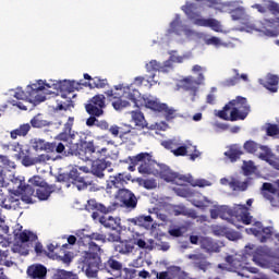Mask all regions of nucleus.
Segmentation results:
<instances>
[{"mask_svg": "<svg viewBox=\"0 0 279 279\" xmlns=\"http://www.w3.org/2000/svg\"><path fill=\"white\" fill-rule=\"evenodd\" d=\"M131 166H129V171H136V165L144 162V160H151V155L149 153H140L136 156L129 157Z\"/></svg>", "mask_w": 279, "mask_h": 279, "instance_id": "27", "label": "nucleus"}, {"mask_svg": "<svg viewBox=\"0 0 279 279\" xmlns=\"http://www.w3.org/2000/svg\"><path fill=\"white\" fill-rule=\"evenodd\" d=\"M159 175L165 182H175V172L169 166H160Z\"/></svg>", "mask_w": 279, "mask_h": 279, "instance_id": "34", "label": "nucleus"}, {"mask_svg": "<svg viewBox=\"0 0 279 279\" xmlns=\"http://www.w3.org/2000/svg\"><path fill=\"white\" fill-rule=\"evenodd\" d=\"M240 210H242L240 215L242 223H244V226H250V223H252V216H250L247 208L245 206H241Z\"/></svg>", "mask_w": 279, "mask_h": 279, "instance_id": "53", "label": "nucleus"}, {"mask_svg": "<svg viewBox=\"0 0 279 279\" xmlns=\"http://www.w3.org/2000/svg\"><path fill=\"white\" fill-rule=\"evenodd\" d=\"M14 236L16 241L20 243H36L38 241V235L29 230H24L19 232H14Z\"/></svg>", "mask_w": 279, "mask_h": 279, "instance_id": "24", "label": "nucleus"}, {"mask_svg": "<svg viewBox=\"0 0 279 279\" xmlns=\"http://www.w3.org/2000/svg\"><path fill=\"white\" fill-rule=\"evenodd\" d=\"M68 154H71L72 156H78L81 160L88 162L90 160H97V158H101V155L106 156V154H108V148L104 147L100 150H97L95 142L81 141L80 147L77 144L70 143V149H68Z\"/></svg>", "mask_w": 279, "mask_h": 279, "instance_id": "5", "label": "nucleus"}, {"mask_svg": "<svg viewBox=\"0 0 279 279\" xmlns=\"http://www.w3.org/2000/svg\"><path fill=\"white\" fill-rule=\"evenodd\" d=\"M232 21H241L243 19V15L245 14V11L242 8H236L234 10L230 11Z\"/></svg>", "mask_w": 279, "mask_h": 279, "instance_id": "57", "label": "nucleus"}, {"mask_svg": "<svg viewBox=\"0 0 279 279\" xmlns=\"http://www.w3.org/2000/svg\"><path fill=\"white\" fill-rule=\"evenodd\" d=\"M196 1H206L209 3V8H215L219 12H229L230 2H221V0H196Z\"/></svg>", "mask_w": 279, "mask_h": 279, "instance_id": "35", "label": "nucleus"}, {"mask_svg": "<svg viewBox=\"0 0 279 279\" xmlns=\"http://www.w3.org/2000/svg\"><path fill=\"white\" fill-rule=\"evenodd\" d=\"M95 241H101V243H106V235L94 232L87 235H83L77 241L80 247H88V251L83 253L81 263L83 265H87L89 270L97 269V265H99L101 256V246L95 243Z\"/></svg>", "mask_w": 279, "mask_h": 279, "instance_id": "1", "label": "nucleus"}, {"mask_svg": "<svg viewBox=\"0 0 279 279\" xmlns=\"http://www.w3.org/2000/svg\"><path fill=\"white\" fill-rule=\"evenodd\" d=\"M229 186L232 191H247V182H241L239 180L229 182Z\"/></svg>", "mask_w": 279, "mask_h": 279, "instance_id": "50", "label": "nucleus"}, {"mask_svg": "<svg viewBox=\"0 0 279 279\" xmlns=\"http://www.w3.org/2000/svg\"><path fill=\"white\" fill-rule=\"evenodd\" d=\"M112 106L114 110H123V108H128L130 106V102L128 100H122L119 98L118 100L112 102Z\"/></svg>", "mask_w": 279, "mask_h": 279, "instance_id": "59", "label": "nucleus"}, {"mask_svg": "<svg viewBox=\"0 0 279 279\" xmlns=\"http://www.w3.org/2000/svg\"><path fill=\"white\" fill-rule=\"evenodd\" d=\"M255 228H251L250 231L254 236H260L262 231L264 230L265 227H263V222L256 221L254 223Z\"/></svg>", "mask_w": 279, "mask_h": 279, "instance_id": "61", "label": "nucleus"}, {"mask_svg": "<svg viewBox=\"0 0 279 279\" xmlns=\"http://www.w3.org/2000/svg\"><path fill=\"white\" fill-rule=\"evenodd\" d=\"M187 258L190 260H193L196 267H198V269H203V270L206 269V259L202 257V255L191 254V255H187Z\"/></svg>", "mask_w": 279, "mask_h": 279, "instance_id": "44", "label": "nucleus"}, {"mask_svg": "<svg viewBox=\"0 0 279 279\" xmlns=\"http://www.w3.org/2000/svg\"><path fill=\"white\" fill-rule=\"evenodd\" d=\"M226 158L230 160V162H236V160L241 159V156H243V150H241V147L236 145H231L227 151H225Z\"/></svg>", "mask_w": 279, "mask_h": 279, "instance_id": "29", "label": "nucleus"}, {"mask_svg": "<svg viewBox=\"0 0 279 279\" xmlns=\"http://www.w3.org/2000/svg\"><path fill=\"white\" fill-rule=\"evenodd\" d=\"M128 221L133 226H140V228H146V230H149V228H151V223H154V218H151V216L141 215L135 218H129Z\"/></svg>", "mask_w": 279, "mask_h": 279, "instance_id": "23", "label": "nucleus"}, {"mask_svg": "<svg viewBox=\"0 0 279 279\" xmlns=\"http://www.w3.org/2000/svg\"><path fill=\"white\" fill-rule=\"evenodd\" d=\"M233 73H234V76L233 77H230V78H226L223 82H222V86H227V87H230V86H236L238 82H239V70L236 69H233L232 70Z\"/></svg>", "mask_w": 279, "mask_h": 279, "instance_id": "52", "label": "nucleus"}, {"mask_svg": "<svg viewBox=\"0 0 279 279\" xmlns=\"http://www.w3.org/2000/svg\"><path fill=\"white\" fill-rule=\"evenodd\" d=\"M173 64H175V56L172 54L166 62H163V65H161V73L173 71Z\"/></svg>", "mask_w": 279, "mask_h": 279, "instance_id": "51", "label": "nucleus"}, {"mask_svg": "<svg viewBox=\"0 0 279 279\" xmlns=\"http://www.w3.org/2000/svg\"><path fill=\"white\" fill-rule=\"evenodd\" d=\"M52 279H80V276L73 271L59 269L53 274Z\"/></svg>", "mask_w": 279, "mask_h": 279, "instance_id": "38", "label": "nucleus"}, {"mask_svg": "<svg viewBox=\"0 0 279 279\" xmlns=\"http://www.w3.org/2000/svg\"><path fill=\"white\" fill-rule=\"evenodd\" d=\"M36 191V197L41 202H45L51 197V193L56 192V185L46 184L41 187H38Z\"/></svg>", "mask_w": 279, "mask_h": 279, "instance_id": "26", "label": "nucleus"}, {"mask_svg": "<svg viewBox=\"0 0 279 279\" xmlns=\"http://www.w3.org/2000/svg\"><path fill=\"white\" fill-rule=\"evenodd\" d=\"M69 181L78 189V191H84V189L88 187V182L84 179V177L80 175L77 170H71L69 173Z\"/></svg>", "mask_w": 279, "mask_h": 279, "instance_id": "21", "label": "nucleus"}, {"mask_svg": "<svg viewBox=\"0 0 279 279\" xmlns=\"http://www.w3.org/2000/svg\"><path fill=\"white\" fill-rule=\"evenodd\" d=\"M201 247H202V250H205L206 252H209V253L220 252L219 244L210 238H202L201 239Z\"/></svg>", "mask_w": 279, "mask_h": 279, "instance_id": "28", "label": "nucleus"}, {"mask_svg": "<svg viewBox=\"0 0 279 279\" xmlns=\"http://www.w3.org/2000/svg\"><path fill=\"white\" fill-rule=\"evenodd\" d=\"M270 256L267 251L264 248H257L253 255V262L257 267H262L263 269H267L269 265H271Z\"/></svg>", "mask_w": 279, "mask_h": 279, "instance_id": "17", "label": "nucleus"}, {"mask_svg": "<svg viewBox=\"0 0 279 279\" xmlns=\"http://www.w3.org/2000/svg\"><path fill=\"white\" fill-rule=\"evenodd\" d=\"M12 182L16 184L17 191L22 193V199L24 202H32V197H34V193H36L37 189H41L48 184L40 175L32 177L27 184L25 183V180L20 178L13 179Z\"/></svg>", "mask_w": 279, "mask_h": 279, "instance_id": "6", "label": "nucleus"}, {"mask_svg": "<svg viewBox=\"0 0 279 279\" xmlns=\"http://www.w3.org/2000/svg\"><path fill=\"white\" fill-rule=\"evenodd\" d=\"M131 119L135 126H137V130H145V128H149L147 120H145V114H143L141 110L131 111Z\"/></svg>", "mask_w": 279, "mask_h": 279, "instance_id": "25", "label": "nucleus"}, {"mask_svg": "<svg viewBox=\"0 0 279 279\" xmlns=\"http://www.w3.org/2000/svg\"><path fill=\"white\" fill-rule=\"evenodd\" d=\"M83 269H85V274L87 278H97L99 271H106L107 274H110V276H113L114 278H121L123 271L126 274H130L129 268H123V263L117 259V256L111 255L108 257V259L101 264V257L98 262L96 269H92L88 265H83Z\"/></svg>", "mask_w": 279, "mask_h": 279, "instance_id": "4", "label": "nucleus"}, {"mask_svg": "<svg viewBox=\"0 0 279 279\" xmlns=\"http://www.w3.org/2000/svg\"><path fill=\"white\" fill-rule=\"evenodd\" d=\"M132 128L131 124H125V123H122L120 125V135H119V138L121 141H123V137L130 132V129Z\"/></svg>", "mask_w": 279, "mask_h": 279, "instance_id": "63", "label": "nucleus"}, {"mask_svg": "<svg viewBox=\"0 0 279 279\" xmlns=\"http://www.w3.org/2000/svg\"><path fill=\"white\" fill-rule=\"evenodd\" d=\"M117 199L122 204L123 208H126V210H136V207L138 206V198H136V195L128 190V189H120L118 191Z\"/></svg>", "mask_w": 279, "mask_h": 279, "instance_id": "12", "label": "nucleus"}, {"mask_svg": "<svg viewBox=\"0 0 279 279\" xmlns=\"http://www.w3.org/2000/svg\"><path fill=\"white\" fill-rule=\"evenodd\" d=\"M32 130V125L29 123L21 124L17 129H14L10 132V136L13 141H16L19 136H27L29 131Z\"/></svg>", "mask_w": 279, "mask_h": 279, "instance_id": "31", "label": "nucleus"}, {"mask_svg": "<svg viewBox=\"0 0 279 279\" xmlns=\"http://www.w3.org/2000/svg\"><path fill=\"white\" fill-rule=\"evenodd\" d=\"M75 118L70 117L68 119V123L64 124L61 133L58 134L57 141L52 143H45V141L39 140L36 143H39V148L45 149V151H56L57 154H63L66 147L71 149V143L75 141V131H73V123Z\"/></svg>", "mask_w": 279, "mask_h": 279, "instance_id": "2", "label": "nucleus"}, {"mask_svg": "<svg viewBox=\"0 0 279 279\" xmlns=\"http://www.w3.org/2000/svg\"><path fill=\"white\" fill-rule=\"evenodd\" d=\"M15 99L22 100V101H28L27 99V92L25 93L21 88H17L16 92L14 93Z\"/></svg>", "mask_w": 279, "mask_h": 279, "instance_id": "64", "label": "nucleus"}, {"mask_svg": "<svg viewBox=\"0 0 279 279\" xmlns=\"http://www.w3.org/2000/svg\"><path fill=\"white\" fill-rule=\"evenodd\" d=\"M183 12H185L186 16L190 21H193L195 25H199L201 27H211L214 32H219L221 25L219 21L215 19H202L199 17V13H197V4L193 2H186L185 5L182 7Z\"/></svg>", "mask_w": 279, "mask_h": 279, "instance_id": "8", "label": "nucleus"}, {"mask_svg": "<svg viewBox=\"0 0 279 279\" xmlns=\"http://www.w3.org/2000/svg\"><path fill=\"white\" fill-rule=\"evenodd\" d=\"M87 105H92L94 107L98 108H106V96L104 94H98L92 97L88 101Z\"/></svg>", "mask_w": 279, "mask_h": 279, "instance_id": "39", "label": "nucleus"}, {"mask_svg": "<svg viewBox=\"0 0 279 279\" xmlns=\"http://www.w3.org/2000/svg\"><path fill=\"white\" fill-rule=\"evenodd\" d=\"M230 268L238 274V276H241L242 278L245 277V274L243 271H245V269H247V267H245L243 265V262H240L239 258H235L233 260V264H231Z\"/></svg>", "mask_w": 279, "mask_h": 279, "instance_id": "41", "label": "nucleus"}, {"mask_svg": "<svg viewBox=\"0 0 279 279\" xmlns=\"http://www.w3.org/2000/svg\"><path fill=\"white\" fill-rule=\"evenodd\" d=\"M220 211V218L221 219H228L230 217H234V211L230 209L228 206H220L218 207Z\"/></svg>", "mask_w": 279, "mask_h": 279, "instance_id": "56", "label": "nucleus"}, {"mask_svg": "<svg viewBox=\"0 0 279 279\" xmlns=\"http://www.w3.org/2000/svg\"><path fill=\"white\" fill-rule=\"evenodd\" d=\"M56 90H59L61 93L62 100H57V109L58 110H68L71 106V99H73V96H70L72 93H75V90H80V86L82 84L75 82V81H58L57 83L52 84Z\"/></svg>", "mask_w": 279, "mask_h": 279, "instance_id": "7", "label": "nucleus"}, {"mask_svg": "<svg viewBox=\"0 0 279 279\" xmlns=\"http://www.w3.org/2000/svg\"><path fill=\"white\" fill-rule=\"evenodd\" d=\"M138 95H141V93H138V90L136 89H132L131 87L124 88L123 97H125L126 99H130V101H133V104H136V99H138Z\"/></svg>", "mask_w": 279, "mask_h": 279, "instance_id": "46", "label": "nucleus"}, {"mask_svg": "<svg viewBox=\"0 0 279 279\" xmlns=\"http://www.w3.org/2000/svg\"><path fill=\"white\" fill-rule=\"evenodd\" d=\"M20 201L17 198H14L13 196H9L3 199L2 206L7 210H12V208H15V206H19Z\"/></svg>", "mask_w": 279, "mask_h": 279, "instance_id": "49", "label": "nucleus"}, {"mask_svg": "<svg viewBox=\"0 0 279 279\" xmlns=\"http://www.w3.org/2000/svg\"><path fill=\"white\" fill-rule=\"evenodd\" d=\"M140 162L141 165L138 167V173H142L143 175H149L151 173V166L149 165V162H151V157L150 159H146Z\"/></svg>", "mask_w": 279, "mask_h": 279, "instance_id": "48", "label": "nucleus"}, {"mask_svg": "<svg viewBox=\"0 0 279 279\" xmlns=\"http://www.w3.org/2000/svg\"><path fill=\"white\" fill-rule=\"evenodd\" d=\"M86 210L88 213H92V218L94 220L98 219L99 221H101V219H104L105 217L104 215H109V213H113V210H117V204L106 206L92 198L87 201Z\"/></svg>", "mask_w": 279, "mask_h": 279, "instance_id": "10", "label": "nucleus"}, {"mask_svg": "<svg viewBox=\"0 0 279 279\" xmlns=\"http://www.w3.org/2000/svg\"><path fill=\"white\" fill-rule=\"evenodd\" d=\"M138 130H140V129H136V128H134V126H131V128L129 129L128 134H126L124 137H122V141H123L124 143H132V141H136V138H138Z\"/></svg>", "mask_w": 279, "mask_h": 279, "instance_id": "47", "label": "nucleus"}, {"mask_svg": "<svg viewBox=\"0 0 279 279\" xmlns=\"http://www.w3.org/2000/svg\"><path fill=\"white\" fill-rule=\"evenodd\" d=\"M259 84L270 93H278L279 77L276 74H267L265 80H259Z\"/></svg>", "mask_w": 279, "mask_h": 279, "instance_id": "20", "label": "nucleus"}, {"mask_svg": "<svg viewBox=\"0 0 279 279\" xmlns=\"http://www.w3.org/2000/svg\"><path fill=\"white\" fill-rule=\"evenodd\" d=\"M267 136H278L279 128L278 124H268L266 129Z\"/></svg>", "mask_w": 279, "mask_h": 279, "instance_id": "60", "label": "nucleus"}, {"mask_svg": "<svg viewBox=\"0 0 279 279\" xmlns=\"http://www.w3.org/2000/svg\"><path fill=\"white\" fill-rule=\"evenodd\" d=\"M251 108L247 98L238 96L223 106L222 110L217 112V117L222 121H245L250 114Z\"/></svg>", "mask_w": 279, "mask_h": 279, "instance_id": "3", "label": "nucleus"}, {"mask_svg": "<svg viewBox=\"0 0 279 279\" xmlns=\"http://www.w3.org/2000/svg\"><path fill=\"white\" fill-rule=\"evenodd\" d=\"M274 236V228L272 227H264L262 229V233L259 236H257L260 241V243H267L269 239Z\"/></svg>", "mask_w": 279, "mask_h": 279, "instance_id": "43", "label": "nucleus"}, {"mask_svg": "<svg viewBox=\"0 0 279 279\" xmlns=\"http://www.w3.org/2000/svg\"><path fill=\"white\" fill-rule=\"evenodd\" d=\"M105 156L101 155V158H96L94 160H89L92 162L90 173L100 180L106 177L104 171L108 169V163L106 162Z\"/></svg>", "mask_w": 279, "mask_h": 279, "instance_id": "15", "label": "nucleus"}, {"mask_svg": "<svg viewBox=\"0 0 279 279\" xmlns=\"http://www.w3.org/2000/svg\"><path fill=\"white\" fill-rule=\"evenodd\" d=\"M45 86H47V88H51V85L46 84L43 81H38L37 83L27 86L26 95L29 104L37 101L40 104L45 101L46 98L41 94L43 90H45Z\"/></svg>", "mask_w": 279, "mask_h": 279, "instance_id": "11", "label": "nucleus"}, {"mask_svg": "<svg viewBox=\"0 0 279 279\" xmlns=\"http://www.w3.org/2000/svg\"><path fill=\"white\" fill-rule=\"evenodd\" d=\"M244 149L245 151H247V154H256L258 149H262V151H265V154L264 153L259 154L260 160H267V156H269V151H270L269 147L263 146L254 141H246L244 143Z\"/></svg>", "mask_w": 279, "mask_h": 279, "instance_id": "16", "label": "nucleus"}, {"mask_svg": "<svg viewBox=\"0 0 279 279\" xmlns=\"http://www.w3.org/2000/svg\"><path fill=\"white\" fill-rule=\"evenodd\" d=\"M175 156H189L190 160L195 161L197 158L202 156V153L197 150V146L187 145V146H179L175 149Z\"/></svg>", "mask_w": 279, "mask_h": 279, "instance_id": "19", "label": "nucleus"}, {"mask_svg": "<svg viewBox=\"0 0 279 279\" xmlns=\"http://www.w3.org/2000/svg\"><path fill=\"white\" fill-rule=\"evenodd\" d=\"M26 275L31 279H47V267L43 264H33L27 267Z\"/></svg>", "mask_w": 279, "mask_h": 279, "instance_id": "18", "label": "nucleus"}, {"mask_svg": "<svg viewBox=\"0 0 279 279\" xmlns=\"http://www.w3.org/2000/svg\"><path fill=\"white\" fill-rule=\"evenodd\" d=\"M99 222L105 228H109V230H117L119 228V220H116L112 216H109V218H100Z\"/></svg>", "mask_w": 279, "mask_h": 279, "instance_id": "40", "label": "nucleus"}, {"mask_svg": "<svg viewBox=\"0 0 279 279\" xmlns=\"http://www.w3.org/2000/svg\"><path fill=\"white\" fill-rule=\"evenodd\" d=\"M0 170L3 175V182H5V174H3V169H16V163L14 161H11L8 156L0 155Z\"/></svg>", "mask_w": 279, "mask_h": 279, "instance_id": "37", "label": "nucleus"}, {"mask_svg": "<svg viewBox=\"0 0 279 279\" xmlns=\"http://www.w3.org/2000/svg\"><path fill=\"white\" fill-rule=\"evenodd\" d=\"M85 110L89 117H104V108L95 107V105H86Z\"/></svg>", "mask_w": 279, "mask_h": 279, "instance_id": "42", "label": "nucleus"}, {"mask_svg": "<svg viewBox=\"0 0 279 279\" xmlns=\"http://www.w3.org/2000/svg\"><path fill=\"white\" fill-rule=\"evenodd\" d=\"M32 130V125L29 123L21 124L17 129H14L10 132V136L13 141H16L19 136H27L29 131Z\"/></svg>", "mask_w": 279, "mask_h": 279, "instance_id": "32", "label": "nucleus"}, {"mask_svg": "<svg viewBox=\"0 0 279 279\" xmlns=\"http://www.w3.org/2000/svg\"><path fill=\"white\" fill-rule=\"evenodd\" d=\"M126 180H130L125 173H118L114 177H110L109 180H107V191H110V189H121L126 182Z\"/></svg>", "mask_w": 279, "mask_h": 279, "instance_id": "22", "label": "nucleus"}, {"mask_svg": "<svg viewBox=\"0 0 279 279\" xmlns=\"http://www.w3.org/2000/svg\"><path fill=\"white\" fill-rule=\"evenodd\" d=\"M145 106L149 108V110H154V112H161L165 114L167 121H171L173 119V114L175 110L169 109L167 104H160L158 100L146 98L144 99Z\"/></svg>", "mask_w": 279, "mask_h": 279, "instance_id": "13", "label": "nucleus"}, {"mask_svg": "<svg viewBox=\"0 0 279 279\" xmlns=\"http://www.w3.org/2000/svg\"><path fill=\"white\" fill-rule=\"evenodd\" d=\"M262 195L270 202L274 208H279V190L271 183H264L262 186Z\"/></svg>", "mask_w": 279, "mask_h": 279, "instance_id": "14", "label": "nucleus"}, {"mask_svg": "<svg viewBox=\"0 0 279 279\" xmlns=\"http://www.w3.org/2000/svg\"><path fill=\"white\" fill-rule=\"evenodd\" d=\"M114 251L119 252V254H132L134 252V244L130 241H119L114 245Z\"/></svg>", "mask_w": 279, "mask_h": 279, "instance_id": "30", "label": "nucleus"}, {"mask_svg": "<svg viewBox=\"0 0 279 279\" xmlns=\"http://www.w3.org/2000/svg\"><path fill=\"white\" fill-rule=\"evenodd\" d=\"M205 80L204 73H199L197 80L193 75L185 76L177 81V90L190 93L191 101H195V97L199 93V86L204 84Z\"/></svg>", "mask_w": 279, "mask_h": 279, "instance_id": "9", "label": "nucleus"}, {"mask_svg": "<svg viewBox=\"0 0 279 279\" xmlns=\"http://www.w3.org/2000/svg\"><path fill=\"white\" fill-rule=\"evenodd\" d=\"M175 180H179L180 183L177 182V184H179L180 186L184 185V184H191L193 177L192 175H184V174H180V173H175Z\"/></svg>", "mask_w": 279, "mask_h": 279, "instance_id": "55", "label": "nucleus"}, {"mask_svg": "<svg viewBox=\"0 0 279 279\" xmlns=\"http://www.w3.org/2000/svg\"><path fill=\"white\" fill-rule=\"evenodd\" d=\"M146 70L147 73H149L148 80H151V82H154L156 73H158V71L162 72V65L160 64V62L151 60L149 63L146 64Z\"/></svg>", "mask_w": 279, "mask_h": 279, "instance_id": "33", "label": "nucleus"}, {"mask_svg": "<svg viewBox=\"0 0 279 279\" xmlns=\"http://www.w3.org/2000/svg\"><path fill=\"white\" fill-rule=\"evenodd\" d=\"M89 88H106L108 86V80L101 77H93L92 82H88Z\"/></svg>", "mask_w": 279, "mask_h": 279, "instance_id": "45", "label": "nucleus"}, {"mask_svg": "<svg viewBox=\"0 0 279 279\" xmlns=\"http://www.w3.org/2000/svg\"><path fill=\"white\" fill-rule=\"evenodd\" d=\"M173 269H175V266H172L169 270L157 272V279H174L175 272H173Z\"/></svg>", "mask_w": 279, "mask_h": 279, "instance_id": "54", "label": "nucleus"}, {"mask_svg": "<svg viewBox=\"0 0 279 279\" xmlns=\"http://www.w3.org/2000/svg\"><path fill=\"white\" fill-rule=\"evenodd\" d=\"M49 160H56V158L49 154H41L38 157H35L36 165H43L45 162H49Z\"/></svg>", "mask_w": 279, "mask_h": 279, "instance_id": "58", "label": "nucleus"}, {"mask_svg": "<svg viewBox=\"0 0 279 279\" xmlns=\"http://www.w3.org/2000/svg\"><path fill=\"white\" fill-rule=\"evenodd\" d=\"M49 121L45 119L43 113L36 114L32 120H31V128H35L37 130H40L43 128H48L50 125Z\"/></svg>", "mask_w": 279, "mask_h": 279, "instance_id": "36", "label": "nucleus"}, {"mask_svg": "<svg viewBox=\"0 0 279 279\" xmlns=\"http://www.w3.org/2000/svg\"><path fill=\"white\" fill-rule=\"evenodd\" d=\"M22 165L24 167H33V165H36V157L33 158L31 157L29 155H25L23 158H22Z\"/></svg>", "mask_w": 279, "mask_h": 279, "instance_id": "62", "label": "nucleus"}]
</instances>
